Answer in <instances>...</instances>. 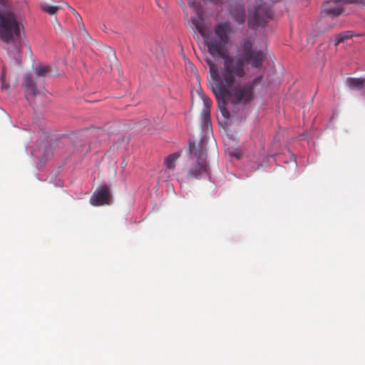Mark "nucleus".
Wrapping results in <instances>:
<instances>
[{"label": "nucleus", "instance_id": "1a4fd4ad", "mask_svg": "<svg viewBox=\"0 0 365 365\" xmlns=\"http://www.w3.org/2000/svg\"><path fill=\"white\" fill-rule=\"evenodd\" d=\"M202 100L203 103H204V108H203L202 111V117H203V121H204L205 125L206 127H207L209 123H210V107L212 106V101L208 97H207L205 95L202 96Z\"/></svg>", "mask_w": 365, "mask_h": 365}, {"label": "nucleus", "instance_id": "7ed1b4c3", "mask_svg": "<svg viewBox=\"0 0 365 365\" xmlns=\"http://www.w3.org/2000/svg\"><path fill=\"white\" fill-rule=\"evenodd\" d=\"M189 146L192 163L186 174L187 179H200L205 175H208L205 138L202 137L197 145L195 142L190 141Z\"/></svg>", "mask_w": 365, "mask_h": 365}, {"label": "nucleus", "instance_id": "20e7f679", "mask_svg": "<svg viewBox=\"0 0 365 365\" xmlns=\"http://www.w3.org/2000/svg\"><path fill=\"white\" fill-rule=\"evenodd\" d=\"M341 3L344 4L343 0L328 1L324 3L321 18L317 24L320 29L319 33L327 31L334 26V22H331L327 26H324V24L329 21L331 16L336 17L341 14L343 11Z\"/></svg>", "mask_w": 365, "mask_h": 365}, {"label": "nucleus", "instance_id": "f257e3e1", "mask_svg": "<svg viewBox=\"0 0 365 365\" xmlns=\"http://www.w3.org/2000/svg\"><path fill=\"white\" fill-rule=\"evenodd\" d=\"M231 34L230 23L221 22L215 25L213 34L207 31L203 38L208 53L214 58L220 57L223 61L221 68L210 59L207 63L212 78L210 87L220 110L227 119L230 118L227 108L228 102L233 105L247 103L253 98L254 87L263 80V76H259L250 82L238 86L239 81L246 76L245 66L250 65L252 68L260 69L267 59L264 51L255 48L254 41L249 38L241 40L236 55H231L226 48Z\"/></svg>", "mask_w": 365, "mask_h": 365}, {"label": "nucleus", "instance_id": "2eb2a0df", "mask_svg": "<svg viewBox=\"0 0 365 365\" xmlns=\"http://www.w3.org/2000/svg\"><path fill=\"white\" fill-rule=\"evenodd\" d=\"M353 36V32L351 31H346L339 34L335 38V46H338L339 43L344 42L346 40L351 38Z\"/></svg>", "mask_w": 365, "mask_h": 365}, {"label": "nucleus", "instance_id": "ddd939ff", "mask_svg": "<svg viewBox=\"0 0 365 365\" xmlns=\"http://www.w3.org/2000/svg\"><path fill=\"white\" fill-rule=\"evenodd\" d=\"M51 72V67L48 65H39L35 68V73L37 76L44 77Z\"/></svg>", "mask_w": 365, "mask_h": 365}, {"label": "nucleus", "instance_id": "423d86ee", "mask_svg": "<svg viewBox=\"0 0 365 365\" xmlns=\"http://www.w3.org/2000/svg\"><path fill=\"white\" fill-rule=\"evenodd\" d=\"M32 155L40 163H44L53 156V152L48 142L43 140L36 143Z\"/></svg>", "mask_w": 365, "mask_h": 365}, {"label": "nucleus", "instance_id": "f03ea898", "mask_svg": "<svg viewBox=\"0 0 365 365\" xmlns=\"http://www.w3.org/2000/svg\"><path fill=\"white\" fill-rule=\"evenodd\" d=\"M0 38L9 46L8 54L19 66L21 64L20 23L14 13L9 11L6 5L0 1Z\"/></svg>", "mask_w": 365, "mask_h": 365}, {"label": "nucleus", "instance_id": "0eeeda50", "mask_svg": "<svg viewBox=\"0 0 365 365\" xmlns=\"http://www.w3.org/2000/svg\"><path fill=\"white\" fill-rule=\"evenodd\" d=\"M110 200V190L108 185H104L96 190L90 199L91 204L94 206L109 205Z\"/></svg>", "mask_w": 365, "mask_h": 365}, {"label": "nucleus", "instance_id": "9d476101", "mask_svg": "<svg viewBox=\"0 0 365 365\" xmlns=\"http://www.w3.org/2000/svg\"><path fill=\"white\" fill-rule=\"evenodd\" d=\"M23 85L25 87L26 91L36 96L38 91L36 86V83L30 74H27L24 78Z\"/></svg>", "mask_w": 365, "mask_h": 365}, {"label": "nucleus", "instance_id": "f3484780", "mask_svg": "<svg viewBox=\"0 0 365 365\" xmlns=\"http://www.w3.org/2000/svg\"><path fill=\"white\" fill-rule=\"evenodd\" d=\"M68 7L73 11V14L76 17V19H77L78 22L79 24H82V26H84V25L83 24V19H82L81 15L74 9H73L72 7H71L69 6H68Z\"/></svg>", "mask_w": 365, "mask_h": 365}, {"label": "nucleus", "instance_id": "9b49d317", "mask_svg": "<svg viewBox=\"0 0 365 365\" xmlns=\"http://www.w3.org/2000/svg\"><path fill=\"white\" fill-rule=\"evenodd\" d=\"M192 24L195 26L196 30L200 34L202 37H205L207 30L206 29L203 19L200 16L192 17L191 19Z\"/></svg>", "mask_w": 365, "mask_h": 365}, {"label": "nucleus", "instance_id": "a211bd4d", "mask_svg": "<svg viewBox=\"0 0 365 365\" xmlns=\"http://www.w3.org/2000/svg\"><path fill=\"white\" fill-rule=\"evenodd\" d=\"M344 4H358L365 5V0H343Z\"/></svg>", "mask_w": 365, "mask_h": 365}, {"label": "nucleus", "instance_id": "39448f33", "mask_svg": "<svg viewBox=\"0 0 365 365\" xmlns=\"http://www.w3.org/2000/svg\"><path fill=\"white\" fill-rule=\"evenodd\" d=\"M249 11L250 14L249 25L252 29L264 26L267 19L271 18V11L264 3H259L250 7Z\"/></svg>", "mask_w": 365, "mask_h": 365}, {"label": "nucleus", "instance_id": "f8f14e48", "mask_svg": "<svg viewBox=\"0 0 365 365\" xmlns=\"http://www.w3.org/2000/svg\"><path fill=\"white\" fill-rule=\"evenodd\" d=\"M348 86L354 90H361L365 84V79L357 78H349L346 80Z\"/></svg>", "mask_w": 365, "mask_h": 365}, {"label": "nucleus", "instance_id": "6ab92c4d", "mask_svg": "<svg viewBox=\"0 0 365 365\" xmlns=\"http://www.w3.org/2000/svg\"><path fill=\"white\" fill-rule=\"evenodd\" d=\"M4 75H5V68L3 67V68H2V74H1V81H4Z\"/></svg>", "mask_w": 365, "mask_h": 365}, {"label": "nucleus", "instance_id": "6e6552de", "mask_svg": "<svg viewBox=\"0 0 365 365\" xmlns=\"http://www.w3.org/2000/svg\"><path fill=\"white\" fill-rule=\"evenodd\" d=\"M230 14L239 24H243L245 21V8L243 4H232L229 9Z\"/></svg>", "mask_w": 365, "mask_h": 365}, {"label": "nucleus", "instance_id": "4468645a", "mask_svg": "<svg viewBox=\"0 0 365 365\" xmlns=\"http://www.w3.org/2000/svg\"><path fill=\"white\" fill-rule=\"evenodd\" d=\"M178 153H173L168 155L165 160V165L170 170H173L175 168V161L178 158Z\"/></svg>", "mask_w": 365, "mask_h": 365}, {"label": "nucleus", "instance_id": "dca6fc26", "mask_svg": "<svg viewBox=\"0 0 365 365\" xmlns=\"http://www.w3.org/2000/svg\"><path fill=\"white\" fill-rule=\"evenodd\" d=\"M41 9L43 11L52 15V14H56L58 11L59 7L56 6H51V5L45 4V5L41 6Z\"/></svg>", "mask_w": 365, "mask_h": 365}]
</instances>
